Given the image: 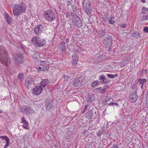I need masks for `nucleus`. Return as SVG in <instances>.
Listing matches in <instances>:
<instances>
[{"label": "nucleus", "instance_id": "obj_2", "mask_svg": "<svg viewBox=\"0 0 148 148\" xmlns=\"http://www.w3.org/2000/svg\"><path fill=\"white\" fill-rule=\"evenodd\" d=\"M27 6L25 5H20L17 4L14 5V7L13 10V14L14 16H18L25 12Z\"/></svg>", "mask_w": 148, "mask_h": 148}, {"label": "nucleus", "instance_id": "obj_55", "mask_svg": "<svg viewBox=\"0 0 148 148\" xmlns=\"http://www.w3.org/2000/svg\"><path fill=\"white\" fill-rule=\"evenodd\" d=\"M66 18H68L69 16V15L68 14H66Z\"/></svg>", "mask_w": 148, "mask_h": 148}, {"label": "nucleus", "instance_id": "obj_43", "mask_svg": "<svg viewBox=\"0 0 148 148\" xmlns=\"http://www.w3.org/2000/svg\"><path fill=\"white\" fill-rule=\"evenodd\" d=\"M5 140L3 139H2L1 140V145H3V146H4V145L5 144Z\"/></svg>", "mask_w": 148, "mask_h": 148}, {"label": "nucleus", "instance_id": "obj_3", "mask_svg": "<svg viewBox=\"0 0 148 148\" xmlns=\"http://www.w3.org/2000/svg\"><path fill=\"white\" fill-rule=\"evenodd\" d=\"M43 16L46 21L50 22L53 21L56 18L54 12L50 10L45 11L44 12Z\"/></svg>", "mask_w": 148, "mask_h": 148}, {"label": "nucleus", "instance_id": "obj_61", "mask_svg": "<svg viewBox=\"0 0 148 148\" xmlns=\"http://www.w3.org/2000/svg\"><path fill=\"white\" fill-rule=\"evenodd\" d=\"M141 88H142V87H143V86H141Z\"/></svg>", "mask_w": 148, "mask_h": 148}, {"label": "nucleus", "instance_id": "obj_24", "mask_svg": "<svg viewBox=\"0 0 148 148\" xmlns=\"http://www.w3.org/2000/svg\"><path fill=\"white\" fill-rule=\"evenodd\" d=\"M49 81L47 79H45L40 82V85L42 87H45L49 83Z\"/></svg>", "mask_w": 148, "mask_h": 148}, {"label": "nucleus", "instance_id": "obj_19", "mask_svg": "<svg viewBox=\"0 0 148 148\" xmlns=\"http://www.w3.org/2000/svg\"><path fill=\"white\" fill-rule=\"evenodd\" d=\"M78 60V56L77 54L74 53L72 56V63L74 65H76Z\"/></svg>", "mask_w": 148, "mask_h": 148}, {"label": "nucleus", "instance_id": "obj_41", "mask_svg": "<svg viewBox=\"0 0 148 148\" xmlns=\"http://www.w3.org/2000/svg\"><path fill=\"white\" fill-rule=\"evenodd\" d=\"M143 31L145 32L148 33V27H145L143 29Z\"/></svg>", "mask_w": 148, "mask_h": 148}, {"label": "nucleus", "instance_id": "obj_40", "mask_svg": "<svg viewBox=\"0 0 148 148\" xmlns=\"http://www.w3.org/2000/svg\"><path fill=\"white\" fill-rule=\"evenodd\" d=\"M115 21H113L112 20H108V23L110 24H113L114 23H115Z\"/></svg>", "mask_w": 148, "mask_h": 148}, {"label": "nucleus", "instance_id": "obj_34", "mask_svg": "<svg viewBox=\"0 0 148 148\" xmlns=\"http://www.w3.org/2000/svg\"><path fill=\"white\" fill-rule=\"evenodd\" d=\"M101 87H100L97 88H96L94 90V92L95 93H99V92H100V89H101Z\"/></svg>", "mask_w": 148, "mask_h": 148}, {"label": "nucleus", "instance_id": "obj_44", "mask_svg": "<svg viewBox=\"0 0 148 148\" xmlns=\"http://www.w3.org/2000/svg\"><path fill=\"white\" fill-rule=\"evenodd\" d=\"M36 69H37V71L38 72H39L41 71V67H39L36 68Z\"/></svg>", "mask_w": 148, "mask_h": 148}, {"label": "nucleus", "instance_id": "obj_25", "mask_svg": "<svg viewBox=\"0 0 148 148\" xmlns=\"http://www.w3.org/2000/svg\"><path fill=\"white\" fill-rule=\"evenodd\" d=\"M85 12L88 14H89L92 12V8L91 6L84 8Z\"/></svg>", "mask_w": 148, "mask_h": 148}, {"label": "nucleus", "instance_id": "obj_1", "mask_svg": "<svg viewBox=\"0 0 148 148\" xmlns=\"http://www.w3.org/2000/svg\"><path fill=\"white\" fill-rule=\"evenodd\" d=\"M0 61L1 63L4 64L5 66L7 65V63L10 61L4 47L1 45L0 46Z\"/></svg>", "mask_w": 148, "mask_h": 148}, {"label": "nucleus", "instance_id": "obj_29", "mask_svg": "<svg viewBox=\"0 0 148 148\" xmlns=\"http://www.w3.org/2000/svg\"><path fill=\"white\" fill-rule=\"evenodd\" d=\"M147 81L146 79H139L138 82H139L142 84V86H143L144 83L146 82Z\"/></svg>", "mask_w": 148, "mask_h": 148}, {"label": "nucleus", "instance_id": "obj_9", "mask_svg": "<svg viewBox=\"0 0 148 148\" xmlns=\"http://www.w3.org/2000/svg\"><path fill=\"white\" fill-rule=\"evenodd\" d=\"M82 79L80 78H77L73 80L71 82V84L75 87L80 86L82 85Z\"/></svg>", "mask_w": 148, "mask_h": 148}, {"label": "nucleus", "instance_id": "obj_42", "mask_svg": "<svg viewBox=\"0 0 148 148\" xmlns=\"http://www.w3.org/2000/svg\"><path fill=\"white\" fill-rule=\"evenodd\" d=\"M103 134V131H99L98 132L97 134V136H100L102 134Z\"/></svg>", "mask_w": 148, "mask_h": 148}, {"label": "nucleus", "instance_id": "obj_31", "mask_svg": "<svg viewBox=\"0 0 148 148\" xmlns=\"http://www.w3.org/2000/svg\"><path fill=\"white\" fill-rule=\"evenodd\" d=\"M99 83V81L95 80L92 83L91 86L93 87H95Z\"/></svg>", "mask_w": 148, "mask_h": 148}, {"label": "nucleus", "instance_id": "obj_4", "mask_svg": "<svg viewBox=\"0 0 148 148\" xmlns=\"http://www.w3.org/2000/svg\"><path fill=\"white\" fill-rule=\"evenodd\" d=\"M32 43L37 47H42L45 44V40L40 39L39 37L34 36L32 39Z\"/></svg>", "mask_w": 148, "mask_h": 148}, {"label": "nucleus", "instance_id": "obj_13", "mask_svg": "<svg viewBox=\"0 0 148 148\" xmlns=\"http://www.w3.org/2000/svg\"><path fill=\"white\" fill-rule=\"evenodd\" d=\"M44 27L41 25H38L34 29L35 33L37 34H40L44 29Z\"/></svg>", "mask_w": 148, "mask_h": 148}, {"label": "nucleus", "instance_id": "obj_47", "mask_svg": "<svg viewBox=\"0 0 148 148\" xmlns=\"http://www.w3.org/2000/svg\"><path fill=\"white\" fill-rule=\"evenodd\" d=\"M109 87V86L108 85H106L104 86V89H105L106 90V89L108 88Z\"/></svg>", "mask_w": 148, "mask_h": 148}, {"label": "nucleus", "instance_id": "obj_54", "mask_svg": "<svg viewBox=\"0 0 148 148\" xmlns=\"http://www.w3.org/2000/svg\"><path fill=\"white\" fill-rule=\"evenodd\" d=\"M66 42H68L69 41V39L68 38H67L66 39Z\"/></svg>", "mask_w": 148, "mask_h": 148}, {"label": "nucleus", "instance_id": "obj_23", "mask_svg": "<svg viewBox=\"0 0 148 148\" xmlns=\"http://www.w3.org/2000/svg\"><path fill=\"white\" fill-rule=\"evenodd\" d=\"M24 78V75L22 73H19L17 77L16 80L17 81L21 82L23 80Z\"/></svg>", "mask_w": 148, "mask_h": 148}, {"label": "nucleus", "instance_id": "obj_38", "mask_svg": "<svg viewBox=\"0 0 148 148\" xmlns=\"http://www.w3.org/2000/svg\"><path fill=\"white\" fill-rule=\"evenodd\" d=\"M119 25L121 27L123 28H125L126 26V24L125 23L124 24H119Z\"/></svg>", "mask_w": 148, "mask_h": 148}, {"label": "nucleus", "instance_id": "obj_20", "mask_svg": "<svg viewBox=\"0 0 148 148\" xmlns=\"http://www.w3.org/2000/svg\"><path fill=\"white\" fill-rule=\"evenodd\" d=\"M2 138L5 140L6 142V144L5 145V147L4 148H7L10 145V139L9 138L6 136H2L0 137V139Z\"/></svg>", "mask_w": 148, "mask_h": 148}, {"label": "nucleus", "instance_id": "obj_21", "mask_svg": "<svg viewBox=\"0 0 148 148\" xmlns=\"http://www.w3.org/2000/svg\"><path fill=\"white\" fill-rule=\"evenodd\" d=\"M82 3L84 8L91 6L89 0H82Z\"/></svg>", "mask_w": 148, "mask_h": 148}, {"label": "nucleus", "instance_id": "obj_16", "mask_svg": "<svg viewBox=\"0 0 148 148\" xmlns=\"http://www.w3.org/2000/svg\"><path fill=\"white\" fill-rule=\"evenodd\" d=\"M99 79L102 84H106L110 82L109 79H106L103 75H101L99 77Z\"/></svg>", "mask_w": 148, "mask_h": 148}, {"label": "nucleus", "instance_id": "obj_18", "mask_svg": "<svg viewBox=\"0 0 148 148\" xmlns=\"http://www.w3.org/2000/svg\"><path fill=\"white\" fill-rule=\"evenodd\" d=\"M21 123H23L22 125L23 127L26 129L29 130V127L28 126V123L25 119V118L24 117H23L21 118Z\"/></svg>", "mask_w": 148, "mask_h": 148}, {"label": "nucleus", "instance_id": "obj_46", "mask_svg": "<svg viewBox=\"0 0 148 148\" xmlns=\"http://www.w3.org/2000/svg\"><path fill=\"white\" fill-rule=\"evenodd\" d=\"M125 64L123 63H122V64H123V66H125V65L127 63V60H125Z\"/></svg>", "mask_w": 148, "mask_h": 148}, {"label": "nucleus", "instance_id": "obj_28", "mask_svg": "<svg viewBox=\"0 0 148 148\" xmlns=\"http://www.w3.org/2000/svg\"><path fill=\"white\" fill-rule=\"evenodd\" d=\"M65 42L63 43L62 42L61 44L60 49L62 51V52H65L66 50V46L65 45Z\"/></svg>", "mask_w": 148, "mask_h": 148}, {"label": "nucleus", "instance_id": "obj_32", "mask_svg": "<svg viewBox=\"0 0 148 148\" xmlns=\"http://www.w3.org/2000/svg\"><path fill=\"white\" fill-rule=\"evenodd\" d=\"M107 76L108 77L110 78H113L115 77H117L118 76V74H116L115 75H112L110 74H107Z\"/></svg>", "mask_w": 148, "mask_h": 148}, {"label": "nucleus", "instance_id": "obj_15", "mask_svg": "<svg viewBox=\"0 0 148 148\" xmlns=\"http://www.w3.org/2000/svg\"><path fill=\"white\" fill-rule=\"evenodd\" d=\"M25 84L26 88H29L33 85V81L29 78H26L25 80Z\"/></svg>", "mask_w": 148, "mask_h": 148}, {"label": "nucleus", "instance_id": "obj_6", "mask_svg": "<svg viewBox=\"0 0 148 148\" xmlns=\"http://www.w3.org/2000/svg\"><path fill=\"white\" fill-rule=\"evenodd\" d=\"M141 14L142 15H140V20L141 21H148V8L145 7H143L142 9Z\"/></svg>", "mask_w": 148, "mask_h": 148}, {"label": "nucleus", "instance_id": "obj_48", "mask_svg": "<svg viewBox=\"0 0 148 148\" xmlns=\"http://www.w3.org/2000/svg\"><path fill=\"white\" fill-rule=\"evenodd\" d=\"M114 105H116V106H118V104L117 103H113H113H112V105L111 106H113Z\"/></svg>", "mask_w": 148, "mask_h": 148}, {"label": "nucleus", "instance_id": "obj_7", "mask_svg": "<svg viewBox=\"0 0 148 148\" xmlns=\"http://www.w3.org/2000/svg\"><path fill=\"white\" fill-rule=\"evenodd\" d=\"M112 41V37L110 36H106L103 40V42L105 45L106 47L110 48L111 46Z\"/></svg>", "mask_w": 148, "mask_h": 148}, {"label": "nucleus", "instance_id": "obj_8", "mask_svg": "<svg viewBox=\"0 0 148 148\" xmlns=\"http://www.w3.org/2000/svg\"><path fill=\"white\" fill-rule=\"evenodd\" d=\"M20 111L21 112L27 115L34 114L35 112L34 110L31 107L29 106H26L25 108H23L21 109Z\"/></svg>", "mask_w": 148, "mask_h": 148}, {"label": "nucleus", "instance_id": "obj_27", "mask_svg": "<svg viewBox=\"0 0 148 148\" xmlns=\"http://www.w3.org/2000/svg\"><path fill=\"white\" fill-rule=\"evenodd\" d=\"M93 112L91 111H88L86 114V117L88 119H90L92 117Z\"/></svg>", "mask_w": 148, "mask_h": 148}, {"label": "nucleus", "instance_id": "obj_60", "mask_svg": "<svg viewBox=\"0 0 148 148\" xmlns=\"http://www.w3.org/2000/svg\"><path fill=\"white\" fill-rule=\"evenodd\" d=\"M111 20H112V17H111Z\"/></svg>", "mask_w": 148, "mask_h": 148}, {"label": "nucleus", "instance_id": "obj_49", "mask_svg": "<svg viewBox=\"0 0 148 148\" xmlns=\"http://www.w3.org/2000/svg\"><path fill=\"white\" fill-rule=\"evenodd\" d=\"M43 70H47L49 69V66H46V67H45V68H44V67H43Z\"/></svg>", "mask_w": 148, "mask_h": 148}, {"label": "nucleus", "instance_id": "obj_37", "mask_svg": "<svg viewBox=\"0 0 148 148\" xmlns=\"http://www.w3.org/2000/svg\"><path fill=\"white\" fill-rule=\"evenodd\" d=\"M141 74H147V69H143L140 72Z\"/></svg>", "mask_w": 148, "mask_h": 148}, {"label": "nucleus", "instance_id": "obj_57", "mask_svg": "<svg viewBox=\"0 0 148 148\" xmlns=\"http://www.w3.org/2000/svg\"><path fill=\"white\" fill-rule=\"evenodd\" d=\"M2 111L1 110H0V113H2Z\"/></svg>", "mask_w": 148, "mask_h": 148}, {"label": "nucleus", "instance_id": "obj_35", "mask_svg": "<svg viewBox=\"0 0 148 148\" xmlns=\"http://www.w3.org/2000/svg\"><path fill=\"white\" fill-rule=\"evenodd\" d=\"M89 98L90 99V101H92L95 100V96L94 95H92L90 96Z\"/></svg>", "mask_w": 148, "mask_h": 148}, {"label": "nucleus", "instance_id": "obj_11", "mask_svg": "<svg viewBox=\"0 0 148 148\" xmlns=\"http://www.w3.org/2000/svg\"><path fill=\"white\" fill-rule=\"evenodd\" d=\"M136 91L132 93L129 97V99L132 102H135L138 99V96L137 94V90H135Z\"/></svg>", "mask_w": 148, "mask_h": 148}, {"label": "nucleus", "instance_id": "obj_14", "mask_svg": "<svg viewBox=\"0 0 148 148\" xmlns=\"http://www.w3.org/2000/svg\"><path fill=\"white\" fill-rule=\"evenodd\" d=\"M53 104V103L51 100L50 99L47 100L45 103L46 110L49 111L50 109L52 108Z\"/></svg>", "mask_w": 148, "mask_h": 148}, {"label": "nucleus", "instance_id": "obj_36", "mask_svg": "<svg viewBox=\"0 0 148 148\" xmlns=\"http://www.w3.org/2000/svg\"><path fill=\"white\" fill-rule=\"evenodd\" d=\"M137 84V83L136 81H135L134 84L132 86V90H134L135 89Z\"/></svg>", "mask_w": 148, "mask_h": 148}, {"label": "nucleus", "instance_id": "obj_33", "mask_svg": "<svg viewBox=\"0 0 148 148\" xmlns=\"http://www.w3.org/2000/svg\"><path fill=\"white\" fill-rule=\"evenodd\" d=\"M62 78H63L64 81H67L69 79L70 77L69 76L64 75L62 76Z\"/></svg>", "mask_w": 148, "mask_h": 148}, {"label": "nucleus", "instance_id": "obj_50", "mask_svg": "<svg viewBox=\"0 0 148 148\" xmlns=\"http://www.w3.org/2000/svg\"><path fill=\"white\" fill-rule=\"evenodd\" d=\"M111 148H119L118 146L116 145H114Z\"/></svg>", "mask_w": 148, "mask_h": 148}, {"label": "nucleus", "instance_id": "obj_53", "mask_svg": "<svg viewBox=\"0 0 148 148\" xmlns=\"http://www.w3.org/2000/svg\"><path fill=\"white\" fill-rule=\"evenodd\" d=\"M87 106H85L84 110H86L87 109Z\"/></svg>", "mask_w": 148, "mask_h": 148}, {"label": "nucleus", "instance_id": "obj_5", "mask_svg": "<svg viewBox=\"0 0 148 148\" xmlns=\"http://www.w3.org/2000/svg\"><path fill=\"white\" fill-rule=\"evenodd\" d=\"M73 23L78 27H80L82 25L81 19L76 14H71Z\"/></svg>", "mask_w": 148, "mask_h": 148}, {"label": "nucleus", "instance_id": "obj_58", "mask_svg": "<svg viewBox=\"0 0 148 148\" xmlns=\"http://www.w3.org/2000/svg\"><path fill=\"white\" fill-rule=\"evenodd\" d=\"M85 110H84V111H83L82 112V114H83V113H84V112H85Z\"/></svg>", "mask_w": 148, "mask_h": 148}, {"label": "nucleus", "instance_id": "obj_26", "mask_svg": "<svg viewBox=\"0 0 148 148\" xmlns=\"http://www.w3.org/2000/svg\"><path fill=\"white\" fill-rule=\"evenodd\" d=\"M140 34L136 31H133L131 33V36L134 37L138 38L139 37Z\"/></svg>", "mask_w": 148, "mask_h": 148}, {"label": "nucleus", "instance_id": "obj_17", "mask_svg": "<svg viewBox=\"0 0 148 148\" xmlns=\"http://www.w3.org/2000/svg\"><path fill=\"white\" fill-rule=\"evenodd\" d=\"M16 62L21 63L22 62L23 57L21 54H16L13 58Z\"/></svg>", "mask_w": 148, "mask_h": 148}, {"label": "nucleus", "instance_id": "obj_22", "mask_svg": "<svg viewBox=\"0 0 148 148\" xmlns=\"http://www.w3.org/2000/svg\"><path fill=\"white\" fill-rule=\"evenodd\" d=\"M5 20L8 24L11 25L12 24L11 16H10L7 13H5Z\"/></svg>", "mask_w": 148, "mask_h": 148}, {"label": "nucleus", "instance_id": "obj_39", "mask_svg": "<svg viewBox=\"0 0 148 148\" xmlns=\"http://www.w3.org/2000/svg\"><path fill=\"white\" fill-rule=\"evenodd\" d=\"M100 92H99V93H101L102 94H103L105 92H106V91L105 89L103 88L102 89H100Z\"/></svg>", "mask_w": 148, "mask_h": 148}, {"label": "nucleus", "instance_id": "obj_52", "mask_svg": "<svg viewBox=\"0 0 148 148\" xmlns=\"http://www.w3.org/2000/svg\"><path fill=\"white\" fill-rule=\"evenodd\" d=\"M108 15L107 14H105L104 15V17L106 18H107L108 17Z\"/></svg>", "mask_w": 148, "mask_h": 148}, {"label": "nucleus", "instance_id": "obj_59", "mask_svg": "<svg viewBox=\"0 0 148 148\" xmlns=\"http://www.w3.org/2000/svg\"><path fill=\"white\" fill-rule=\"evenodd\" d=\"M146 104H147H147H148V101H146Z\"/></svg>", "mask_w": 148, "mask_h": 148}, {"label": "nucleus", "instance_id": "obj_30", "mask_svg": "<svg viewBox=\"0 0 148 148\" xmlns=\"http://www.w3.org/2000/svg\"><path fill=\"white\" fill-rule=\"evenodd\" d=\"M106 34V32L105 31L101 30L99 31V37H102L104 36Z\"/></svg>", "mask_w": 148, "mask_h": 148}, {"label": "nucleus", "instance_id": "obj_10", "mask_svg": "<svg viewBox=\"0 0 148 148\" xmlns=\"http://www.w3.org/2000/svg\"><path fill=\"white\" fill-rule=\"evenodd\" d=\"M114 101L113 99L109 96L106 97L105 98L103 101V103L104 105H108L109 106H111L112 103Z\"/></svg>", "mask_w": 148, "mask_h": 148}, {"label": "nucleus", "instance_id": "obj_12", "mask_svg": "<svg viewBox=\"0 0 148 148\" xmlns=\"http://www.w3.org/2000/svg\"><path fill=\"white\" fill-rule=\"evenodd\" d=\"M42 91V88L40 86H36L34 88L32 91L34 95H40Z\"/></svg>", "mask_w": 148, "mask_h": 148}, {"label": "nucleus", "instance_id": "obj_51", "mask_svg": "<svg viewBox=\"0 0 148 148\" xmlns=\"http://www.w3.org/2000/svg\"><path fill=\"white\" fill-rule=\"evenodd\" d=\"M72 1V0H66V1L68 3H70Z\"/></svg>", "mask_w": 148, "mask_h": 148}, {"label": "nucleus", "instance_id": "obj_45", "mask_svg": "<svg viewBox=\"0 0 148 148\" xmlns=\"http://www.w3.org/2000/svg\"><path fill=\"white\" fill-rule=\"evenodd\" d=\"M45 61H41L40 62V64L41 65L44 64V66H45Z\"/></svg>", "mask_w": 148, "mask_h": 148}, {"label": "nucleus", "instance_id": "obj_56", "mask_svg": "<svg viewBox=\"0 0 148 148\" xmlns=\"http://www.w3.org/2000/svg\"><path fill=\"white\" fill-rule=\"evenodd\" d=\"M86 132H88V131H87V130H85L84 131V132H83V133H85Z\"/></svg>", "mask_w": 148, "mask_h": 148}]
</instances>
